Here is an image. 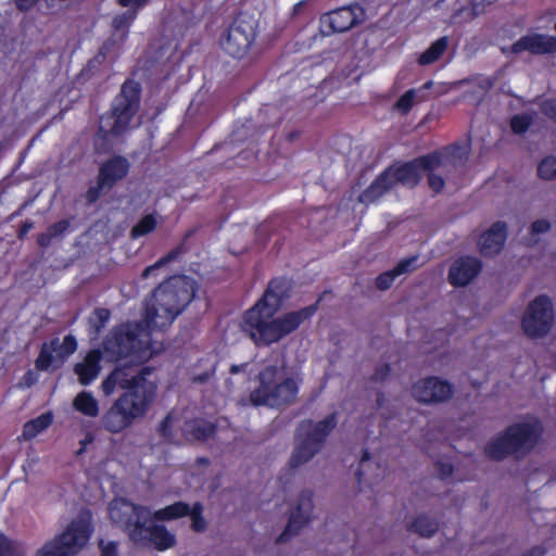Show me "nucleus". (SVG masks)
<instances>
[{
  "label": "nucleus",
  "instance_id": "obj_41",
  "mask_svg": "<svg viewBox=\"0 0 556 556\" xmlns=\"http://www.w3.org/2000/svg\"><path fill=\"white\" fill-rule=\"evenodd\" d=\"M135 16H136L135 10H130L126 13L117 15L113 20V26L115 27V29L124 30L130 25V23L135 18Z\"/></svg>",
  "mask_w": 556,
  "mask_h": 556
},
{
  "label": "nucleus",
  "instance_id": "obj_31",
  "mask_svg": "<svg viewBox=\"0 0 556 556\" xmlns=\"http://www.w3.org/2000/svg\"><path fill=\"white\" fill-rule=\"evenodd\" d=\"M438 522L425 515L417 516L409 525V529L421 536H431L438 530Z\"/></svg>",
  "mask_w": 556,
  "mask_h": 556
},
{
  "label": "nucleus",
  "instance_id": "obj_4",
  "mask_svg": "<svg viewBox=\"0 0 556 556\" xmlns=\"http://www.w3.org/2000/svg\"><path fill=\"white\" fill-rule=\"evenodd\" d=\"M541 434V426L535 419L514 424L493 438L486 445V454L502 459L510 454L526 453L534 447Z\"/></svg>",
  "mask_w": 556,
  "mask_h": 556
},
{
  "label": "nucleus",
  "instance_id": "obj_47",
  "mask_svg": "<svg viewBox=\"0 0 556 556\" xmlns=\"http://www.w3.org/2000/svg\"><path fill=\"white\" fill-rule=\"evenodd\" d=\"M170 260V256H166L160 261H157L155 264L147 267L143 273H142V277L147 278L149 277L150 275H152L155 270H157L159 268H161L164 264H166L168 261Z\"/></svg>",
  "mask_w": 556,
  "mask_h": 556
},
{
  "label": "nucleus",
  "instance_id": "obj_30",
  "mask_svg": "<svg viewBox=\"0 0 556 556\" xmlns=\"http://www.w3.org/2000/svg\"><path fill=\"white\" fill-rule=\"evenodd\" d=\"M430 83H427L420 89H409L407 90L401 98L396 101L394 108L396 111L405 114L407 113L416 103L425 100V97L421 94L422 90L430 88Z\"/></svg>",
  "mask_w": 556,
  "mask_h": 556
},
{
  "label": "nucleus",
  "instance_id": "obj_17",
  "mask_svg": "<svg viewBox=\"0 0 556 556\" xmlns=\"http://www.w3.org/2000/svg\"><path fill=\"white\" fill-rule=\"evenodd\" d=\"M131 542L137 546L153 545L157 551H166L175 546L176 536L163 526L146 521L140 528L131 530Z\"/></svg>",
  "mask_w": 556,
  "mask_h": 556
},
{
  "label": "nucleus",
  "instance_id": "obj_33",
  "mask_svg": "<svg viewBox=\"0 0 556 556\" xmlns=\"http://www.w3.org/2000/svg\"><path fill=\"white\" fill-rule=\"evenodd\" d=\"M24 554L25 546L21 541L0 532V556H23Z\"/></svg>",
  "mask_w": 556,
  "mask_h": 556
},
{
  "label": "nucleus",
  "instance_id": "obj_1",
  "mask_svg": "<svg viewBox=\"0 0 556 556\" xmlns=\"http://www.w3.org/2000/svg\"><path fill=\"white\" fill-rule=\"evenodd\" d=\"M280 305L277 283L271 282L262 300L250 308L243 319V330L257 345H269L296 330L315 313L314 306L275 316Z\"/></svg>",
  "mask_w": 556,
  "mask_h": 556
},
{
  "label": "nucleus",
  "instance_id": "obj_14",
  "mask_svg": "<svg viewBox=\"0 0 556 556\" xmlns=\"http://www.w3.org/2000/svg\"><path fill=\"white\" fill-rule=\"evenodd\" d=\"M110 519L122 527L131 541V530L140 528L146 521H150L152 511L140 505H135L124 498H116L108 507Z\"/></svg>",
  "mask_w": 556,
  "mask_h": 556
},
{
  "label": "nucleus",
  "instance_id": "obj_23",
  "mask_svg": "<svg viewBox=\"0 0 556 556\" xmlns=\"http://www.w3.org/2000/svg\"><path fill=\"white\" fill-rule=\"evenodd\" d=\"M101 358V353L93 350L88 352L86 356L75 365L74 371L83 386H88L99 376L102 368L100 365Z\"/></svg>",
  "mask_w": 556,
  "mask_h": 556
},
{
  "label": "nucleus",
  "instance_id": "obj_27",
  "mask_svg": "<svg viewBox=\"0 0 556 556\" xmlns=\"http://www.w3.org/2000/svg\"><path fill=\"white\" fill-rule=\"evenodd\" d=\"M74 408L84 416L94 418L99 415V402L91 392L81 391L73 401Z\"/></svg>",
  "mask_w": 556,
  "mask_h": 556
},
{
  "label": "nucleus",
  "instance_id": "obj_24",
  "mask_svg": "<svg viewBox=\"0 0 556 556\" xmlns=\"http://www.w3.org/2000/svg\"><path fill=\"white\" fill-rule=\"evenodd\" d=\"M128 172V163L123 157H114L104 163L99 174V188L109 189L117 180L126 176Z\"/></svg>",
  "mask_w": 556,
  "mask_h": 556
},
{
  "label": "nucleus",
  "instance_id": "obj_18",
  "mask_svg": "<svg viewBox=\"0 0 556 556\" xmlns=\"http://www.w3.org/2000/svg\"><path fill=\"white\" fill-rule=\"evenodd\" d=\"M313 492L305 490L294 500L288 525L285 532L279 536V541L287 540L288 536L298 533L303 527L308 525L313 518Z\"/></svg>",
  "mask_w": 556,
  "mask_h": 556
},
{
  "label": "nucleus",
  "instance_id": "obj_2",
  "mask_svg": "<svg viewBox=\"0 0 556 556\" xmlns=\"http://www.w3.org/2000/svg\"><path fill=\"white\" fill-rule=\"evenodd\" d=\"M194 295L188 277H174L159 286L147 304L146 323L151 329L168 327Z\"/></svg>",
  "mask_w": 556,
  "mask_h": 556
},
{
  "label": "nucleus",
  "instance_id": "obj_42",
  "mask_svg": "<svg viewBox=\"0 0 556 556\" xmlns=\"http://www.w3.org/2000/svg\"><path fill=\"white\" fill-rule=\"evenodd\" d=\"M552 224L546 218H539L531 224L530 230L534 237L544 235L551 230Z\"/></svg>",
  "mask_w": 556,
  "mask_h": 556
},
{
  "label": "nucleus",
  "instance_id": "obj_44",
  "mask_svg": "<svg viewBox=\"0 0 556 556\" xmlns=\"http://www.w3.org/2000/svg\"><path fill=\"white\" fill-rule=\"evenodd\" d=\"M110 313L108 309L99 308L96 309L90 321L94 325L96 329L99 330L108 321Z\"/></svg>",
  "mask_w": 556,
  "mask_h": 556
},
{
  "label": "nucleus",
  "instance_id": "obj_19",
  "mask_svg": "<svg viewBox=\"0 0 556 556\" xmlns=\"http://www.w3.org/2000/svg\"><path fill=\"white\" fill-rule=\"evenodd\" d=\"M363 17L359 7H346L334 10L321 18V27L325 34L343 33L351 29Z\"/></svg>",
  "mask_w": 556,
  "mask_h": 556
},
{
  "label": "nucleus",
  "instance_id": "obj_22",
  "mask_svg": "<svg viewBox=\"0 0 556 556\" xmlns=\"http://www.w3.org/2000/svg\"><path fill=\"white\" fill-rule=\"evenodd\" d=\"M514 52L530 51L532 53H547L556 51V38L552 36L532 34L520 38L514 46Z\"/></svg>",
  "mask_w": 556,
  "mask_h": 556
},
{
  "label": "nucleus",
  "instance_id": "obj_5",
  "mask_svg": "<svg viewBox=\"0 0 556 556\" xmlns=\"http://www.w3.org/2000/svg\"><path fill=\"white\" fill-rule=\"evenodd\" d=\"M153 400L151 386L144 387L140 394H135V399L131 393H123L103 415V428L112 433L122 432L146 415Z\"/></svg>",
  "mask_w": 556,
  "mask_h": 556
},
{
  "label": "nucleus",
  "instance_id": "obj_48",
  "mask_svg": "<svg viewBox=\"0 0 556 556\" xmlns=\"http://www.w3.org/2000/svg\"><path fill=\"white\" fill-rule=\"evenodd\" d=\"M40 0H15L16 7L21 11H28L37 5Z\"/></svg>",
  "mask_w": 556,
  "mask_h": 556
},
{
  "label": "nucleus",
  "instance_id": "obj_20",
  "mask_svg": "<svg viewBox=\"0 0 556 556\" xmlns=\"http://www.w3.org/2000/svg\"><path fill=\"white\" fill-rule=\"evenodd\" d=\"M481 263L476 257H460L450 267L448 281L455 287L470 283L480 273Z\"/></svg>",
  "mask_w": 556,
  "mask_h": 556
},
{
  "label": "nucleus",
  "instance_id": "obj_15",
  "mask_svg": "<svg viewBox=\"0 0 556 556\" xmlns=\"http://www.w3.org/2000/svg\"><path fill=\"white\" fill-rule=\"evenodd\" d=\"M453 394V384L440 377L419 379L412 387V396L422 404H441L451 400Z\"/></svg>",
  "mask_w": 556,
  "mask_h": 556
},
{
  "label": "nucleus",
  "instance_id": "obj_36",
  "mask_svg": "<svg viewBox=\"0 0 556 556\" xmlns=\"http://www.w3.org/2000/svg\"><path fill=\"white\" fill-rule=\"evenodd\" d=\"M157 225L156 216L150 214L146 215L138 224H136L131 230L134 238H139L150 233L155 229Z\"/></svg>",
  "mask_w": 556,
  "mask_h": 556
},
{
  "label": "nucleus",
  "instance_id": "obj_35",
  "mask_svg": "<svg viewBox=\"0 0 556 556\" xmlns=\"http://www.w3.org/2000/svg\"><path fill=\"white\" fill-rule=\"evenodd\" d=\"M187 515L190 517V527L193 531L203 532L206 530L207 522L203 516V506L201 504L195 503L191 507L189 506Z\"/></svg>",
  "mask_w": 556,
  "mask_h": 556
},
{
  "label": "nucleus",
  "instance_id": "obj_8",
  "mask_svg": "<svg viewBox=\"0 0 556 556\" xmlns=\"http://www.w3.org/2000/svg\"><path fill=\"white\" fill-rule=\"evenodd\" d=\"M91 519L88 514H81L53 540L47 542L36 553V556H70L78 553L88 542L91 534Z\"/></svg>",
  "mask_w": 556,
  "mask_h": 556
},
{
  "label": "nucleus",
  "instance_id": "obj_21",
  "mask_svg": "<svg viewBox=\"0 0 556 556\" xmlns=\"http://www.w3.org/2000/svg\"><path fill=\"white\" fill-rule=\"evenodd\" d=\"M507 239V226L505 223L496 222L489 229L481 233L478 240V248L482 255L493 256L502 251Z\"/></svg>",
  "mask_w": 556,
  "mask_h": 556
},
{
  "label": "nucleus",
  "instance_id": "obj_11",
  "mask_svg": "<svg viewBox=\"0 0 556 556\" xmlns=\"http://www.w3.org/2000/svg\"><path fill=\"white\" fill-rule=\"evenodd\" d=\"M151 386L152 397L156 394V382L151 378V370L148 368L136 370L132 367L121 366L115 368L101 383L104 395L110 396L116 390H124V393L140 394L144 387Z\"/></svg>",
  "mask_w": 556,
  "mask_h": 556
},
{
  "label": "nucleus",
  "instance_id": "obj_43",
  "mask_svg": "<svg viewBox=\"0 0 556 556\" xmlns=\"http://www.w3.org/2000/svg\"><path fill=\"white\" fill-rule=\"evenodd\" d=\"M396 275L394 274L393 269L389 270V271H386L383 274H381L377 280H376V285L379 289L381 290H386L388 288L391 287V285L393 283V281L396 279Z\"/></svg>",
  "mask_w": 556,
  "mask_h": 556
},
{
  "label": "nucleus",
  "instance_id": "obj_7",
  "mask_svg": "<svg viewBox=\"0 0 556 556\" xmlns=\"http://www.w3.org/2000/svg\"><path fill=\"white\" fill-rule=\"evenodd\" d=\"M150 333L139 325H127L114 332L105 343V353L110 359H118L130 354L136 361L149 359Z\"/></svg>",
  "mask_w": 556,
  "mask_h": 556
},
{
  "label": "nucleus",
  "instance_id": "obj_12",
  "mask_svg": "<svg viewBox=\"0 0 556 556\" xmlns=\"http://www.w3.org/2000/svg\"><path fill=\"white\" fill-rule=\"evenodd\" d=\"M138 101L139 91L137 86L132 83L125 84L121 94L115 100L112 113L101 118V130L115 135L126 130L137 112Z\"/></svg>",
  "mask_w": 556,
  "mask_h": 556
},
{
  "label": "nucleus",
  "instance_id": "obj_45",
  "mask_svg": "<svg viewBox=\"0 0 556 556\" xmlns=\"http://www.w3.org/2000/svg\"><path fill=\"white\" fill-rule=\"evenodd\" d=\"M101 556H117V546L114 542H100Z\"/></svg>",
  "mask_w": 556,
  "mask_h": 556
},
{
  "label": "nucleus",
  "instance_id": "obj_10",
  "mask_svg": "<svg viewBox=\"0 0 556 556\" xmlns=\"http://www.w3.org/2000/svg\"><path fill=\"white\" fill-rule=\"evenodd\" d=\"M554 323L553 301L546 295H539L526 305L520 317V329L526 338L539 340L549 334Z\"/></svg>",
  "mask_w": 556,
  "mask_h": 556
},
{
  "label": "nucleus",
  "instance_id": "obj_28",
  "mask_svg": "<svg viewBox=\"0 0 556 556\" xmlns=\"http://www.w3.org/2000/svg\"><path fill=\"white\" fill-rule=\"evenodd\" d=\"M53 416L51 413H45L37 418L27 421L24 425L22 437L25 440H33L38 434L47 430L52 424Z\"/></svg>",
  "mask_w": 556,
  "mask_h": 556
},
{
  "label": "nucleus",
  "instance_id": "obj_26",
  "mask_svg": "<svg viewBox=\"0 0 556 556\" xmlns=\"http://www.w3.org/2000/svg\"><path fill=\"white\" fill-rule=\"evenodd\" d=\"M320 450L321 447H319L318 443H314L306 437H303L299 440L291 455L290 464L294 467L301 466L311 460Z\"/></svg>",
  "mask_w": 556,
  "mask_h": 556
},
{
  "label": "nucleus",
  "instance_id": "obj_16",
  "mask_svg": "<svg viewBox=\"0 0 556 556\" xmlns=\"http://www.w3.org/2000/svg\"><path fill=\"white\" fill-rule=\"evenodd\" d=\"M76 350L77 342L73 336H66L63 340L54 339L43 344L36 366L41 370L58 369Z\"/></svg>",
  "mask_w": 556,
  "mask_h": 556
},
{
  "label": "nucleus",
  "instance_id": "obj_13",
  "mask_svg": "<svg viewBox=\"0 0 556 556\" xmlns=\"http://www.w3.org/2000/svg\"><path fill=\"white\" fill-rule=\"evenodd\" d=\"M256 35V21L253 16L240 14L222 39V48L231 56L243 58Z\"/></svg>",
  "mask_w": 556,
  "mask_h": 556
},
{
  "label": "nucleus",
  "instance_id": "obj_9",
  "mask_svg": "<svg viewBox=\"0 0 556 556\" xmlns=\"http://www.w3.org/2000/svg\"><path fill=\"white\" fill-rule=\"evenodd\" d=\"M424 170V157L407 164L392 166L359 195V201L364 203L372 202L397 185L414 187L420 180Z\"/></svg>",
  "mask_w": 556,
  "mask_h": 556
},
{
  "label": "nucleus",
  "instance_id": "obj_39",
  "mask_svg": "<svg viewBox=\"0 0 556 556\" xmlns=\"http://www.w3.org/2000/svg\"><path fill=\"white\" fill-rule=\"evenodd\" d=\"M67 226H68V224L65 220H61V222L56 223L51 228H49L47 232L42 233L39 237V243L41 245H47L52 238L64 232L66 230Z\"/></svg>",
  "mask_w": 556,
  "mask_h": 556
},
{
  "label": "nucleus",
  "instance_id": "obj_37",
  "mask_svg": "<svg viewBox=\"0 0 556 556\" xmlns=\"http://www.w3.org/2000/svg\"><path fill=\"white\" fill-rule=\"evenodd\" d=\"M538 174L542 179H556V157L547 156L539 164Z\"/></svg>",
  "mask_w": 556,
  "mask_h": 556
},
{
  "label": "nucleus",
  "instance_id": "obj_40",
  "mask_svg": "<svg viewBox=\"0 0 556 556\" xmlns=\"http://www.w3.org/2000/svg\"><path fill=\"white\" fill-rule=\"evenodd\" d=\"M417 262V256L404 258L397 263V265L393 268V271L396 275V277L409 274L418 267Z\"/></svg>",
  "mask_w": 556,
  "mask_h": 556
},
{
  "label": "nucleus",
  "instance_id": "obj_34",
  "mask_svg": "<svg viewBox=\"0 0 556 556\" xmlns=\"http://www.w3.org/2000/svg\"><path fill=\"white\" fill-rule=\"evenodd\" d=\"M213 428L202 421L188 422L185 426L184 432L189 440H201L206 438Z\"/></svg>",
  "mask_w": 556,
  "mask_h": 556
},
{
  "label": "nucleus",
  "instance_id": "obj_51",
  "mask_svg": "<svg viewBox=\"0 0 556 556\" xmlns=\"http://www.w3.org/2000/svg\"><path fill=\"white\" fill-rule=\"evenodd\" d=\"M451 472H452V467H451L450 465H446V466L444 467V471H443V473H444V475H450Z\"/></svg>",
  "mask_w": 556,
  "mask_h": 556
},
{
  "label": "nucleus",
  "instance_id": "obj_38",
  "mask_svg": "<svg viewBox=\"0 0 556 556\" xmlns=\"http://www.w3.org/2000/svg\"><path fill=\"white\" fill-rule=\"evenodd\" d=\"M532 123V117L527 114H518L511 117L510 128L514 134L525 132Z\"/></svg>",
  "mask_w": 556,
  "mask_h": 556
},
{
  "label": "nucleus",
  "instance_id": "obj_6",
  "mask_svg": "<svg viewBox=\"0 0 556 556\" xmlns=\"http://www.w3.org/2000/svg\"><path fill=\"white\" fill-rule=\"evenodd\" d=\"M469 155L467 144L452 146L424 157V169L428 172V181L434 192L443 190L446 182H453L452 169L464 165Z\"/></svg>",
  "mask_w": 556,
  "mask_h": 556
},
{
  "label": "nucleus",
  "instance_id": "obj_50",
  "mask_svg": "<svg viewBox=\"0 0 556 556\" xmlns=\"http://www.w3.org/2000/svg\"><path fill=\"white\" fill-rule=\"evenodd\" d=\"M173 424H174V416L173 415L167 416V418L164 420V422L162 425V431L165 435L169 434L167 431L169 428L173 427Z\"/></svg>",
  "mask_w": 556,
  "mask_h": 556
},
{
  "label": "nucleus",
  "instance_id": "obj_29",
  "mask_svg": "<svg viewBox=\"0 0 556 556\" xmlns=\"http://www.w3.org/2000/svg\"><path fill=\"white\" fill-rule=\"evenodd\" d=\"M189 505L182 502H177L164 508L152 511V521H170L184 516H187Z\"/></svg>",
  "mask_w": 556,
  "mask_h": 556
},
{
  "label": "nucleus",
  "instance_id": "obj_25",
  "mask_svg": "<svg viewBox=\"0 0 556 556\" xmlns=\"http://www.w3.org/2000/svg\"><path fill=\"white\" fill-rule=\"evenodd\" d=\"M336 425V417L330 415L314 425H308L305 429V437L312 442L318 443L319 447H323L326 438L334 429Z\"/></svg>",
  "mask_w": 556,
  "mask_h": 556
},
{
  "label": "nucleus",
  "instance_id": "obj_46",
  "mask_svg": "<svg viewBox=\"0 0 556 556\" xmlns=\"http://www.w3.org/2000/svg\"><path fill=\"white\" fill-rule=\"evenodd\" d=\"M148 1L149 0H118V3L122 7L130 8V10H135L137 12L138 9L146 5Z\"/></svg>",
  "mask_w": 556,
  "mask_h": 556
},
{
  "label": "nucleus",
  "instance_id": "obj_49",
  "mask_svg": "<svg viewBox=\"0 0 556 556\" xmlns=\"http://www.w3.org/2000/svg\"><path fill=\"white\" fill-rule=\"evenodd\" d=\"M542 109L547 116L556 121V103L546 101L543 103Z\"/></svg>",
  "mask_w": 556,
  "mask_h": 556
},
{
  "label": "nucleus",
  "instance_id": "obj_32",
  "mask_svg": "<svg viewBox=\"0 0 556 556\" xmlns=\"http://www.w3.org/2000/svg\"><path fill=\"white\" fill-rule=\"evenodd\" d=\"M447 38L442 37L435 40L418 59L420 65H429L435 62L446 50Z\"/></svg>",
  "mask_w": 556,
  "mask_h": 556
},
{
  "label": "nucleus",
  "instance_id": "obj_3",
  "mask_svg": "<svg viewBox=\"0 0 556 556\" xmlns=\"http://www.w3.org/2000/svg\"><path fill=\"white\" fill-rule=\"evenodd\" d=\"M260 386L250 394L252 405L279 406L291 402L298 394V381L282 365L266 366L258 375Z\"/></svg>",
  "mask_w": 556,
  "mask_h": 556
},
{
  "label": "nucleus",
  "instance_id": "obj_52",
  "mask_svg": "<svg viewBox=\"0 0 556 556\" xmlns=\"http://www.w3.org/2000/svg\"><path fill=\"white\" fill-rule=\"evenodd\" d=\"M238 370H239V367H238V366H232V367H231V371H232V372H237Z\"/></svg>",
  "mask_w": 556,
  "mask_h": 556
}]
</instances>
